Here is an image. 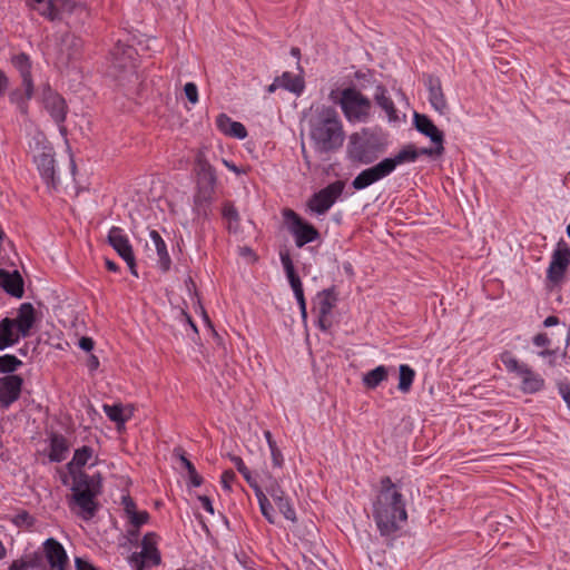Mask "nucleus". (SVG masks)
Masks as SVG:
<instances>
[{"instance_id":"5fc2aeb1","label":"nucleus","mask_w":570,"mask_h":570,"mask_svg":"<svg viewBox=\"0 0 570 570\" xmlns=\"http://www.w3.org/2000/svg\"><path fill=\"white\" fill-rule=\"evenodd\" d=\"M75 566L76 570H98L90 562L79 557L75 559Z\"/></svg>"},{"instance_id":"13d9d810","label":"nucleus","mask_w":570,"mask_h":570,"mask_svg":"<svg viewBox=\"0 0 570 570\" xmlns=\"http://www.w3.org/2000/svg\"><path fill=\"white\" fill-rule=\"evenodd\" d=\"M94 345L95 343L91 337L82 336L79 340V347L86 352H90L94 348Z\"/></svg>"},{"instance_id":"7ed1b4c3","label":"nucleus","mask_w":570,"mask_h":570,"mask_svg":"<svg viewBox=\"0 0 570 570\" xmlns=\"http://www.w3.org/2000/svg\"><path fill=\"white\" fill-rule=\"evenodd\" d=\"M71 491L72 501L79 508V515L85 520L94 518L99 508L96 499L101 492L100 474L88 475L85 472L75 474Z\"/></svg>"},{"instance_id":"f3484780","label":"nucleus","mask_w":570,"mask_h":570,"mask_svg":"<svg viewBox=\"0 0 570 570\" xmlns=\"http://www.w3.org/2000/svg\"><path fill=\"white\" fill-rule=\"evenodd\" d=\"M266 492L272 497L275 504L279 509L281 513L285 517V519L295 522L296 521V512L288 499L285 494L281 485L275 479L269 478V483L266 485Z\"/></svg>"},{"instance_id":"bb28decb","label":"nucleus","mask_w":570,"mask_h":570,"mask_svg":"<svg viewBox=\"0 0 570 570\" xmlns=\"http://www.w3.org/2000/svg\"><path fill=\"white\" fill-rule=\"evenodd\" d=\"M149 236L158 255L159 267L163 272H167L170 268L171 259L166 244L157 230H150Z\"/></svg>"},{"instance_id":"b1692460","label":"nucleus","mask_w":570,"mask_h":570,"mask_svg":"<svg viewBox=\"0 0 570 570\" xmlns=\"http://www.w3.org/2000/svg\"><path fill=\"white\" fill-rule=\"evenodd\" d=\"M521 379V391L527 394L539 392L544 386V380L534 373L529 366L519 375Z\"/></svg>"},{"instance_id":"6ab92c4d","label":"nucleus","mask_w":570,"mask_h":570,"mask_svg":"<svg viewBox=\"0 0 570 570\" xmlns=\"http://www.w3.org/2000/svg\"><path fill=\"white\" fill-rule=\"evenodd\" d=\"M35 163L40 175L48 184L55 185V159L51 147H43L42 151L35 156Z\"/></svg>"},{"instance_id":"9d476101","label":"nucleus","mask_w":570,"mask_h":570,"mask_svg":"<svg viewBox=\"0 0 570 570\" xmlns=\"http://www.w3.org/2000/svg\"><path fill=\"white\" fill-rule=\"evenodd\" d=\"M107 240L117 254L127 263L130 273L138 277L134 250L124 230L120 227H111L108 233Z\"/></svg>"},{"instance_id":"f03ea898","label":"nucleus","mask_w":570,"mask_h":570,"mask_svg":"<svg viewBox=\"0 0 570 570\" xmlns=\"http://www.w3.org/2000/svg\"><path fill=\"white\" fill-rule=\"evenodd\" d=\"M373 518L382 535H390L401 529L407 520L404 497L399 487L385 476L373 501Z\"/></svg>"},{"instance_id":"6e6552de","label":"nucleus","mask_w":570,"mask_h":570,"mask_svg":"<svg viewBox=\"0 0 570 570\" xmlns=\"http://www.w3.org/2000/svg\"><path fill=\"white\" fill-rule=\"evenodd\" d=\"M283 215L288 224L289 232L295 237V244L297 247H303L307 243L314 242L318 238V230L313 225L303 220L294 210L285 209Z\"/></svg>"},{"instance_id":"aec40b11","label":"nucleus","mask_w":570,"mask_h":570,"mask_svg":"<svg viewBox=\"0 0 570 570\" xmlns=\"http://www.w3.org/2000/svg\"><path fill=\"white\" fill-rule=\"evenodd\" d=\"M45 108L57 124H62L67 115V105L65 99L52 91H48L43 97Z\"/></svg>"},{"instance_id":"052dcab7","label":"nucleus","mask_w":570,"mask_h":570,"mask_svg":"<svg viewBox=\"0 0 570 570\" xmlns=\"http://www.w3.org/2000/svg\"><path fill=\"white\" fill-rule=\"evenodd\" d=\"M328 316L330 315L318 314L317 325H318L320 330H322L324 332H326L331 327V321H330Z\"/></svg>"},{"instance_id":"72a5a7b5","label":"nucleus","mask_w":570,"mask_h":570,"mask_svg":"<svg viewBox=\"0 0 570 570\" xmlns=\"http://www.w3.org/2000/svg\"><path fill=\"white\" fill-rule=\"evenodd\" d=\"M92 449L90 446L83 445L82 448L75 451L72 460L67 464L70 474L73 476L78 474L80 471H75V468L80 469L86 465L89 459L92 456Z\"/></svg>"},{"instance_id":"0e129e2a","label":"nucleus","mask_w":570,"mask_h":570,"mask_svg":"<svg viewBox=\"0 0 570 570\" xmlns=\"http://www.w3.org/2000/svg\"><path fill=\"white\" fill-rule=\"evenodd\" d=\"M559 324V318L557 316H548L544 322H543V325L546 327H550V326H554V325H558Z\"/></svg>"},{"instance_id":"f257e3e1","label":"nucleus","mask_w":570,"mask_h":570,"mask_svg":"<svg viewBox=\"0 0 570 570\" xmlns=\"http://www.w3.org/2000/svg\"><path fill=\"white\" fill-rule=\"evenodd\" d=\"M306 121L308 137L316 153L331 154L343 146L345 132L335 108L326 105L312 107Z\"/></svg>"},{"instance_id":"37998d69","label":"nucleus","mask_w":570,"mask_h":570,"mask_svg":"<svg viewBox=\"0 0 570 570\" xmlns=\"http://www.w3.org/2000/svg\"><path fill=\"white\" fill-rule=\"evenodd\" d=\"M22 362L11 354L0 356V373H12L14 372Z\"/></svg>"},{"instance_id":"39448f33","label":"nucleus","mask_w":570,"mask_h":570,"mask_svg":"<svg viewBox=\"0 0 570 570\" xmlns=\"http://www.w3.org/2000/svg\"><path fill=\"white\" fill-rule=\"evenodd\" d=\"M136 53L131 46L118 42L111 51L109 75L120 82L136 78Z\"/></svg>"},{"instance_id":"473e14b6","label":"nucleus","mask_w":570,"mask_h":570,"mask_svg":"<svg viewBox=\"0 0 570 570\" xmlns=\"http://www.w3.org/2000/svg\"><path fill=\"white\" fill-rule=\"evenodd\" d=\"M415 375V371L410 365H400L397 390L402 394H407L411 391Z\"/></svg>"},{"instance_id":"cd10ccee","label":"nucleus","mask_w":570,"mask_h":570,"mask_svg":"<svg viewBox=\"0 0 570 570\" xmlns=\"http://www.w3.org/2000/svg\"><path fill=\"white\" fill-rule=\"evenodd\" d=\"M419 156V153L413 146H406L400 150L394 157L385 158L383 161L387 164L390 173H393L396 166L414 161Z\"/></svg>"},{"instance_id":"8fccbe9b","label":"nucleus","mask_w":570,"mask_h":570,"mask_svg":"<svg viewBox=\"0 0 570 570\" xmlns=\"http://www.w3.org/2000/svg\"><path fill=\"white\" fill-rule=\"evenodd\" d=\"M533 344L538 347L548 348L551 347V340L546 333H539L537 334L533 340Z\"/></svg>"},{"instance_id":"5701e85b","label":"nucleus","mask_w":570,"mask_h":570,"mask_svg":"<svg viewBox=\"0 0 570 570\" xmlns=\"http://www.w3.org/2000/svg\"><path fill=\"white\" fill-rule=\"evenodd\" d=\"M281 262L285 269L286 276L288 278V282L291 284V287L294 292L296 299L304 298L302 282H301L298 275L295 273L292 258L287 252L281 253Z\"/></svg>"},{"instance_id":"09e8293b","label":"nucleus","mask_w":570,"mask_h":570,"mask_svg":"<svg viewBox=\"0 0 570 570\" xmlns=\"http://www.w3.org/2000/svg\"><path fill=\"white\" fill-rule=\"evenodd\" d=\"M235 478H236V475H235L234 471H232V470H226L222 474L220 482H222L223 488L226 491L232 490V482L235 480Z\"/></svg>"},{"instance_id":"6e6d98bb","label":"nucleus","mask_w":570,"mask_h":570,"mask_svg":"<svg viewBox=\"0 0 570 570\" xmlns=\"http://www.w3.org/2000/svg\"><path fill=\"white\" fill-rule=\"evenodd\" d=\"M16 523L17 524H27L28 527H31L33 524V519L28 512L19 513L16 517Z\"/></svg>"},{"instance_id":"20e7f679","label":"nucleus","mask_w":570,"mask_h":570,"mask_svg":"<svg viewBox=\"0 0 570 570\" xmlns=\"http://www.w3.org/2000/svg\"><path fill=\"white\" fill-rule=\"evenodd\" d=\"M336 102L350 122H365L370 117L371 100L354 87L344 88Z\"/></svg>"},{"instance_id":"0eeeda50","label":"nucleus","mask_w":570,"mask_h":570,"mask_svg":"<svg viewBox=\"0 0 570 570\" xmlns=\"http://www.w3.org/2000/svg\"><path fill=\"white\" fill-rule=\"evenodd\" d=\"M157 535L154 532L146 533L141 541V551L129 557V563L136 570H146L160 563V553L157 549Z\"/></svg>"},{"instance_id":"412c9836","label":"nucleus","mask_w":570,"mask_h":570,"mask_svg":"<svg viewBox=\"0 0 570 570\" xmlns=\"http://www.w3.org/2000/svg\"><path fill=\"white\" fill-rule=\"evenodd\" d=\"M16 327L22 337H27L30 334V330L33 327L36 322V311L31 303H23L18 309V315L13 320Z\"/></svg>"},{"instance_id":"49530a36","label":"nucleus","mask_w":570,"mask_h":570,"mask_svg":"<svg viewBox=\"0 0 570 570\" xmlns=\"http://www.w3.org/2000/svg\"><path fill=\"white\" fill-rule=\"evenodd\" d=\"M187 99L195 105L198 101V89L194 82H187L184 87Z\"/></svg>"},{"instance_id":"f8f14e48","label":"nucleus","mask_w":570,"mask_h":570,"mask_svg":"<svg viewBox=\"0 0 570 570\" xmlns=\"http://www.w3.org/2000/svg\"><path fill=\"white\" fill-rule=\"evenodd\" d=\"M42 553L51 570H69V558L63 546L53 538L42 543Z\"/></svg>"},{"instance_id":"a211bd4d","label":"nucleus","mask_w":570,"mask_h":570,"mask_svg":"<svg viewBox=\"0 0 570 570\" xmlns=\"http://www.w3.org/2000/svg\"><path fill=\"white\" fill-rule=\"evenodd\" d=\"M0 286L17 298H21L24 294V282L18 271L7 272L0 268Z\"/></svg>"},{"instance_id":"c85d7f7f","label":"nucleus","mask_w":570,"mask_h":570,"mask_svg":"<svg viewBox=\"0 0 570 570\" xmlns=\"http://www.w3.org/2000/svg\"><path fill=\"white\" fill-rule=\"evenodd\" d=\"M389 377V370L384 365H379L375 368L368 371L363 375V384L370 389H376L382 382L386 381Z\"/></svg>"},{"instance_id":"393cba45","label":"nucleus","mask_w":570,"mask_h":570,"mask_svg":"<svg viewBox=\"0 0 570 570\" xmlns=\"http://www.w3.org/2000/svg\"><path fill=\"white\" fill-rule=\"evenodd\" d=\"M561 334L564 336V344L563 347L560 348L559 346L556 347H548L543 348L542 351L538 352V355L540 357L547 358L548 364L550 366H554L557 363V360L559 357H564L567 354V347L570 343V328L566 325L562 326Z\"/></svg>"},{"instance_id":"69168bd1","label":"nucleus","mask_w":570,"mask_h":570,"mask_svg":"<svg viewBox=\"0 0 570 570\" xmlns=\"http://www.w3.org/2000/svg\"><path fill=\"white\" fill-rule=\"evenodd\" d=\"M105 264H106L107 269L110 271V272L116 273V272L119 271L118 265L114 261H111V259L106 258L105 259Z\"/></svg>"},{"instance_id":"ddd939ff","label":"nucleus","mask_w":570,"mask_h":570,"mask_svg":"<svg viewBox=\"0 0 570 570\" xmlns=\"http://www.w3.org/2000/svg\"><path fill=\"white\" fill-rule=\"evenodd\" d=\"M23 380L16 374L0 377V405L8 409L21 394Z\"/></svg>"},{"instance_id":"680f3d73","label":"nucleus","mask_w":570,"mask_h":570,"mask_svg":"<svg viewBox=\"0 0 570 570\" xmlns=\"http://www.w3.org/2000/svg\"><path fill=\"white\" fill-rule=\"evenodd\" d=\"M272 461L274 466L281 468L283 465L284 459L279 449L271 451Z\"/></svg>"},{"instance_id":"4d7b16f0","label":"nucleus","mask_w":570,"mask_h":570,"mask_svg":"<svg viewBox=\"0 0 570 570\" xmlns=\"http://www.w3.org/2000/svg\"><path fill=\"white\" fill-rule=\"evenodd\" d=\"M122 503H124L125 511L128 517H130L132 513L136 512V504L134 503V501L130 497H124Z\"/></svg>"},{"instance_id":"f704fd0d","label":"nucleus","mask_w":570,"mask_h":570,"mask_svg":"<svg viewBox=\"0 0 570 570\" xmlns=\"http://www.w3.org/2000/svg\"><path fill=\"white\" fill-rule=\"evenodd\" d=\"M376 104L387 114L390 119L396 118V110L390 97L386 96V89L382 86L376 88L375 92Z\"/></svg>"},{"instance_id":"dca6fc26","label":"nucleus","mask_w":570,"mask_h":570,"mask_svg":"<svg viewBox=\"0 0 570 570\" xmlns=\"http://www.w3.org/2000/svg\"><path fill=\"white\" fill-rule=\"evenodd\" d=\"M391 173L387 164L383 160L373 167L362 170L352 181V186L356 190L365 189L376 181L385 178Z\"/></svg>"},{"instance_id":"e2e57ef3","label":"nucleus","mask_w":570,"mask_h":570,"mask_svg":"<svg viewBox=\"0 0 570 570\" xmlns=\"http://www.w3.org/2000/svg\"><path fill=\"white\" fill-rule=\"evenodd\" d=\"M87 366L90 371H96L99 366V360L96 355L91 354L89 357H88V361H87Z\"/></svg>"},{"instance_id":"4c0bfd02","label":"nucleus","mask_w":570,"mask_h":570,"mask_svg":"<svg viewBox=\"0 0 570 570\" xmlns=\"http://www.w3.org/2000/svg\"><path fill=\"white\" fill-rule=\"evenodd\" d=\"M254 492L258 500V504H259L262 514L265 517V519L269 523H272V524L275 523L274 509H273V505L271 504L269 500L267 499V495L264 493L262 488L256 489V491H254Z\"/></svg>"},{"instance_id":"ea45409f","label":"nucleus","mask_w":570,"mask_h":570,"mask_svg":"<svg viewBox=\"0 0 570 570\" xmlns=\"http://www.w3.org/2000/svg\"><path fill=\"white\" fill-rule=\"evenodd\" d=\"M230 461L234 463L238 472L244 476V479L247 481L249 487L256 491V489H259L257 481L252 476L250 471L247 469L245 463L243 462L242 458L237 455H230Z\"/></svg>"},{"instance_id":"2f4dec72","label":"nucleus","mask_w":570,"mask_h":570,"mask_svg":"<svg viewBox=\"0 0 570 570\" xmlns=\"http://www.w3.org/2000/svg\"><path fill=\"white\" fill-rule=\"evenodd\" d=\"M68 452L67 441L62 435H53L50 441L49 459L52 462H61Z\"/></svg>"},{"instance_id":"a18cd8bd","label":"nucleus","mask_w":570,"mask_h":570,"mask_svg":"<svg viewBox=\"0 0 570 570\" xmlns=\"http://www.w3.org/2000/svg\"><path fill=\"white\" fill-rule=\"evenodd\" d=\"M129 519L134 527L139 528L142 524L147 523L149 514L146 511H136L129 517Z\"/></svg>"},{"instance_id":"7c9ffc66","label":"nucleus","mask_w":570,"mask_h":570,"mask_svg":"<svg viewBox=\"0 0 570 570\" xmlns=\"http://www.w3.org/2000/svg\"><path fill=\"white\" fill-rule=\"evenodd\" d=\"M279 79L281 88H284L293 94L299 95L305 87L303 77L293 75L288 71L283 72Z\"/></svg>"},{"instance_id":"774afa93","label":"nucleus","mask_w":570,"mask_h":570,"mask_svg":"<svg viewBox=\"0 0 570 570\" xmlns=\"http://www.w3.org/2000/svg\"><path fill=\"white\" fill-rule=\"evenodd\" d=\"M297 303H298V305H299V309H301V314H302L303 320H306V317H307V312H306V302H305V297H304V298H301V299H297Z\"/></svg>"},{"instance_id":"c9c22d12","label":"nucleus","mask_w":570,"mask_h":570,"mask_svg":"<svg viewBox=\"0 0 570 570\" xmlns=\"http://www.w3.org/2000/svg\"><path fill=\"white\" fill-rule=\"evenodd\" d=\"M175 454L178 456L181 465L187 470L190 484L193 487H199L203 483V478L197 473L194 464L186 458L183 450L177 449L175 450Z\"/></svg>"},{"instance_id":"4468645a","label":"nucleus","mask_w":570,"mask_h":570,"mask_svg":"<svg viewBox=\"0 0 570 570\" xmlns=\"http://www.w3.org/2000/svg\"><path fill=\"white\" fill-rule=\"evenodd\" d=\"M424 85L429 92V101L432 108L440 115H445L449 105L443 92L441 79L434 75L424 76Z\"/></svg>"},{"instance_id":"bf43d9fd","label":"nucleus","mask_w":570,"mask_h":570,"mask_svg":"<svg viewBox=\"0 0 570 570\" xmlns=\"http://www.w3.org/2000/svg\"><path fill=\"white\" fill-rule=\"evenodd\" d=\"M198 500H199V502H200V504H202L204 510H206L210 514H214V507H213V503H212V501H210V499L208 497L199 495Z\"/></svg>"},{"instance_id":"a878e982","label":"nucleus","mask_w":570,"mask_h":570,"mask_svg":"<svg viewBox=\"0 0 570 570\" xmlns=\"http://www.w3.org/2000/svg\"><path fill=\"white\" fill-rule=\"evenodd\" d=\"M16 328V322L13 318L4 317L0 322V351L12 346L19 341V336H21L18 333L14 332Z\"/></svg>"},{"instance_id":"c03bdc74","label":"nucleus","mask_w":570,"mask_h":570,"mask_svg":"<svg viewBox=\"0 0 570 570\" xmlns=\"http://www.w3.org/2000/svg\"><path fill=\"white\" fill-rule=\"evenodd\" d=\"M13 66L20 71V75L30 73L29 57L24 53H19L12 58Z\"/></svg>"},{"instance_id":"3c124183","label":"nucleus","mask_w":570,"mask_h":570,"mask_svg":"<svg viewBox=\"0 0 570 570\" xmlns=\"http://www.w3.org/2000/svg\"><path fill=\"white\" fill-rule=\"evenodd\" d=\"M21 78H22V85H23L24 91H26V98L30 99L32 96V92H33L31 73L23 75V76H21Z\"/></svg>"},{"instance_id":"a19ab883","label":"nucleus","mask_w":570,"mask_h":570,"mask_svg":"<svg viewBox=\"0 0 570 570\" xmlns=\"http://www.w3.org/2000/svg\"><path fill=\"white\" fill-rule=\"evenodd\" d=\"M41 562V556L38 552H35L30 556L29 560L18 559L14 560L9 570H29L30 568H38Z\"/></svg>"},{"instance_id":"c756f323","label":"nucleus","mask_w":570,"mask_h":570,"mask_svg":"<svg viewBox=\"0 0 570 570\" xmlns=\"http://www.w3.org/2000/svg\"><path fill=\"white\" fill-rule=\"evenodd\" d=\"M335 303L336 296L333 288L322 291L316 297V308L318 314L330 315Z\"/></svg>"},{"instance_id":"4be33fe9","label":"nucleus","mask_w":570,"mask_h":570,"mask_svg":"<svg viewBox=\"0 0 570 570\" xmlns=\"http://www.w3.org/2000/svg\"><path fill=\"white\" fill-rule=\"evenodd\" d=\"M217 128L225 135L244 139L247 136V130L242 122L233 121L227 115L219 114L216 118Z\"/></svg>"},{"instance_id":"e433bc0d","label":"nucleus","mask_w":570,"mask_h":570,"mask_svg":"<svg viewBox=\"0 0 570 570\" xmlns=\"http://www.w3.org/2000/svg\"><path fill=\"white\" fill-rule=\"evenodd\" d=\"M500 361L502 362L508 372L514 373L518 376L528 366L524 363H520L519 360L509 351H505L500 355Z\"/></svg>"},{"instance_id":"9b49d317","label":"nucleus","mask_w":570,"mask_h":570,"mask_svg":"<svg viewBox=\"0 0 570 570\" xmlns=\"http://www.w3.org/2000/svg\"><path fill=\"white\" fill-rule=\"evenodd\" d=\"M569 265L570 248L564 242H559L552 253L551 262L547 271L548 279L553 284L562 282Z\"/></svg>"},{"instance_id":"1a4fd4ad","label":"nucleus","mask_w":570,"mask_h":570,"mask_svg":"<svg viewBox=\"0 0 570 570\" xmlns=\"http://www.w3.org/2000/svg\"><path fill=\"white\" fill-rule=\"evenodd\" d=\"M344 187V181L336 180L315 193L308 200L309 209L317 215L325 214L342 195Z\"/></svg>"},{"instance_id":"864d4df0","label":"nucleus","mask_w":570,"mask_h":570,"mask_svg":"<svg viewBox=\"0 0 570 570\" xmlns=\"http://www.w3.org/2000/svg\"><path fill=\"white\" fill-rule=\"evenodd\" d=\"M40 13L50 19V20H55L57 18V10L55 8V6L52 4L51 1H49L45 8L40 11Z\"/></svg>"},{"instance_id":"338daca9","label":"nucleus","mask_w":570,"mask_h":570,"mask_svg":"<svg viewBox=\"0 0 570 570\" xmlns=\"http://www.w3.org/2000/svg\"><path fill=\"white\" fill-rule=\"evenodd\" d=\"M7 86H8V79H7L6 75L2 71H0V96L3 94Z\"/></svg>"},{"instance_id":"603ef678","label":"nucleus","mask_w":570,"mask_h":570,"mask_svg":"<svg viewBox=\"0 0 570 570\" xmlns=\"http://www.w3.org/2000/svg\"><path fill=\"white\" fill-rule=\"evenodd\" d=\"M559 393L561 394L563 401L566 402L568 409L570 410V384L569 383H560L559 384Z\"/></svg>"},{"instance_id":"79ce46f5","label":"nucleus","mask_w":570,"mask_h":570,"mask_svg":"<svg viewBox=\"0 0 570 570\" xmlns=\"http://www.w3.org/2000/svg\"><path fill=\"white\" fill-rule=\"evenodd\" d=\"M62 46L68 50V57L71 59L78 55L82 47V41L73 35H66L62 39Z\"/></svg>"},{"instance_id":"423d86ee","label":"nucleus","mask_w":570,"mask_h":570,"mask_svg":"<svg viewBox=\"0 0 570 570\" xmlns=\"http://www.w3.org/2000/svg\"><path fill=\"white\" fill-rule=\"evenodd\" d=\"M195 165L199 188L198 195L195 197V204L199 212L204 204L210 202L216 187L217 177L215 169L206 159L204 151L199 150L197 153Z\"/></svg>"},{"instance_id":"2eb2a0df","label":"nucleus","mask_w":570,"mask_h":570,"mask_svg":"<svg viewBox=\"0 0 570 570\" xmlns=\"http://www.w3.org/2000/svg\"><path fill=\"white\" fill-rule=\"evenodd\" d=\"M414 125L417 131L429 137L431 141L436 145L435 155H442L444 151V136L443 132L433 124V121L426 115L415 112Z\"/></svg>"},{"instance_id":"de8ad7c7","label":"nucleus","mask_w":570,"mask_h":570,"mask_svg":"<svg viewBox=\"0 0 570 570\" xmlns=\"http://www.w3.org/2000/svg\"><path fill=\"white\" fill-rule=\"evenodd\" d=\"M223 216L225 218H227L230 224H232V222L238 223V220H239V216H238L237 209L232 204H229V203L224 205Z\"/></svg>"},{"instance_id":"58836bf2","label":"nucleus","mask_w":570,"mask_h":570,"mask_svg":"<svg viewBox=\"0 0 570 570\" xmlns=\"http://www.w3.org/2000/svg\"><path fill=\"white\" fill-rule=\"evenodd\" d=\"M104 411L106 415L109 417V420L117 423L118 425H122L129 419V415L125 414L124 407L118 404H105Z\"/></svg>"}]
</instances>
